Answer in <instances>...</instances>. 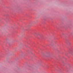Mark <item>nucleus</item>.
<instances>
[{"label":"nucleus","mask_w":73,"mask_h":73,"mask_svg":"<svg viewBox=\"0 0 73 73\" xmlns=\"http://www.w3.org/2000/svg\"><path fill=\"white\" fill-rule=\"evenodd\" d=\"M46 54L47 55V56H50V54L49 53H47Z\"/></svg>","instance_id":"nucleus-1"},{"label":"nucleus","mask_w":73,"mask_h":73,"mask_svg":"<svg viewBox=\"0 0 73 73\" xmlns=\"http://www.w3.org/2000/svg\"><path fill=\"white\" fill-rule=\"evenodd\" d=\"M33 24H35V21H34L33 22Z\"/></svg>","instance_id":"nucleus-2"}]
</instances>
